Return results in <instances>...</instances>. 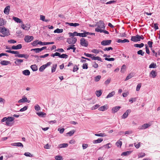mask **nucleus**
Here are the masks:
<instances>
[{
    "mask_svg": "<svg viewBox=\"0 0 160 160\" xmlns=\"http://www.w3.org/2000/svg\"><path fill=\"white\" fill-rule=\"evenodd\" d=\"M34 39L32 36L29 35L26 36L24 38L25 41L27 42H29L32 41Z\"/></svg>",
    "mask_w": 160,
    "mask_h": 160,
    "instance_id": "obj_5",
    "label": "nucleus"
},
{
    "mask_svg": "<svg viewBox=\"0 0 160 160\" xmlns=\"http://www.w3.org/2000/svg\"><path fill=\"white\" fill-rule=\"evenodd\" d=\"M103 140L102 138H98L97 140H93V142L94 144L99 143L101 142Z\"/></svg>",
    "mask_w": 160,
    "mask_h": 160,
    "instance_id": "obj_24",
    "label": "nucleus"
},
{
    "mask_svg": "<svg viewBox=\"0 0 160 160\" xmlns=\"http://www.w3.org/2000/svg\"><path fill=\"white\" fill-rule=\"evenodd\" d=\"M57 67V64H56L53 65V66L52 68V73L55 72Z\"/></svg>",
    "mask_w": 160,
    "mask_h": 160,
    "instance_id": "obj_43",
    "label": "nucleus"
},
{
    "mask_svg": "<svg viewBox=\"0 0 160 160\" xmlns=\"http://www.w3.org/2000/svg\"><path fill=\"white\" fill-rule=\"evenodd\" d=\"M23 74L26 76H28L30 74V72L28 70H25L22 72Z\"/></svg>",
    "mask_w": 160,
    "mask_h": 160,
    "instance_id": "obj_34",
    "label": "nucleus"
},
{
    "mask_svg": "<svg viewBox=\"0 0 160 160\" xmlns=\"http://www.w3.org/2000/svg\"><path fill=\"white\" fill-rule=\"evenodd\" d=\"M6 22L2 18H0V26H3L5 24Z\"/></svg>",
    "mask_w": 160,
    "mask_h": 160,
    "instance_id": "obj_30",
    "label": "nucleus"
},
{
    "mask_svg": "<svg viewBox=\"0 0 160 160\" xmlns=\"http://www.w3.org/2000/svg\"><path fill=\"white\" fill-rule=\"evenodd\" d=\"M63 30L62 29H59L57 28L54 31V33H61L63 32Z\"/></svg>",
    "mask_w": 160,
    "mask_h": 160,
    "instance_id": "obj_41",
    "label": "nucleus"
},
{
    "mask_svg": "<svg viewBox=\"0 0 160 160\" xmlns=\"http://www.w3.org/2000/svg\"><path fill=\"white\" fill-rule=\"evenodd\" d=\"M141 87V83H139L137 86L136 90L137 91H138L139 90Z\"/></svg>",
    "mask_w": 160,
    "mask_h": 160,
    "instance_id": "obj_60",
    "label": "nucleus"
},
{
    "mask_svg": "<svg viewBox=\"0 0 160 160\" xmlns=\"http://www.w3.org/2000/svg\"><path fill=\"white\" fill-rule=\"evenodd\" d=\"M92 60H97L99 61L102 62V59L100 58V57H98V56H97V57L93 56V57H92Z\"/></svg>",
    "mask_w": 160,
    "mask_h": 160,
    "instance_id": "obj_26",
    "label": "nucleus"
},
{
    "mask_svg": "<svg viewBox=\"0 0 160 160\" xmlns=\"http://www.w3.org/2000/svg\"><path fill=\"white\" fill-rule=\"evenodd\" d=\"M10 63L9 61L6 60L2 61L0 62V64L3 65H7Z\"/></svg>",
    "mask_w": 160,
    "mask_h": 160,
    "instance_id": "obj_22",
    "label": "nucleus"
},
{
    "mask_svg": "<svg viewBox=\"0 0 160 160\" xmlns=\"http://www.w3.org/2000/svg\"><path fill=\"white\" fill-rule=\"evenodd\" d=\"M75 130H72V131H70L68 132L67 134H68L69 136H72L75 132Z\"/></svg>",
    "mask_w": 160,
    "mask_h": 160,
    "instance_id": "obj_53",
    "label": "nucleus"
},
{
    "mask_svg": "<svg viewBox=\"0 0 160 160\" xmlns=\"http://www.w3.org/2000/svg\"><path fill=\"white\" fill-rule=\"evenodd\" d=\"M22 48V45L21 44H19L17 46L13 45L12 47V49L14 50H17L20 49Z\"/></svg>",
    "mask_w": 160,
    "mask_h": 160,
    "instance_id": "obj_14",
    "label": "nucleus"
},
{
    "mask_svg": "<svg viewBox=\"0 0 160 160\" xmlns=\"http://www.w3.org/2000/svg\"><path fill=\"white\" fill-rule=\"evenodd\" d=\"M133 76V72H131L129 74L127 77L125 81H127L129 79L131 78Z\"/></svg>",
    "mask_w": 160,
    "mask_h": 160,
    "instance_id": "obj_25",
    "label": "nucleus"
},
{
    "mask_svg": "<svg viewBox=\"0 0 160 160\" xmlns=\"http://www.w3.org/2000/svg\"><path fill=\"white\" fill-rule=\"evenodd\" d=\"M55 158L56 160H62L63 158L62 157L59 156H56L55 157Z\"/></svg>",
    "mask_w": 160,
    "mask_h": 160,
    "instance_id": "obj_48",
    "label": "nucleus"
},
{
    "mask_svg": "<svg viewBox=\"0 0 160 160\" xmlns=\"http://www.w3.org/2000/svg\"><path fill=\"white\" fill-rule=\"evenodd\" d=\"M28 107L27 106H25L23 108H21L20 111L21 112H23L27 110L28 109Z\"/></svg>",
    "mask_w": 160,
    "mask_h": 160,
    "instance_id": "obj_59",
    "label": "nucleus"
},
{
    "mask_svg": "<svg viewBox=\"0 0 160 160\" xmlns=\"http://www.w3.org/2000/svg\"><path fill=\"white\" fill-rule=\"evenodd\" d=\"M54 43V42H42L41 41H39L38 42V44L41 45H46L48 44H52Z\"/></svg>",
    "mask_w": 160,
    "mask_h": 160,
    "instance_id": "obj_10",
    "label": "nucleus"
},
{
    "mask_svg": "<svg viewBox=\"0 0 160 160\" xmlns=\"http://www.w3.org/2000/svg\"><path fill=\"white\" fill-rule=\"evenodd\" d=\"M144 45L143 43H141L140 44H136L134 45V46L136 48H141Z\"/></svg>",
    "mask_w": 160,
    "mask_h": 160,
    "instance_id": "obj_39",
    "label": "nucleus"
},
{
    "mask_svg": "<svg viewBox=\"0 0 160 160\" xmlns=\"http://www.w3.org/2000/svg\"><path fill=\"white\" fill-rule=\"evenodd\" d=\"M37 114L39 116L43 117L44 115H46V114L44 112H37Z\"/></svg>",
    "mask_w": 160,
    "mask_h": 160,
    "instance_id": "obj_46",
    "label": "nucleus"
},
{
    "mask_svg": "<svg viewBox=\"0 0 160 160\" xmlns=\"http://www.w3.org/2000/svg\"><path fill=\"white\" fill-rule=\"evenodd\" d=\"M112 42L110 40H104L101 42V44L103 46H107L110 45Z\"/></svg>",
    "mask_w": 160,
    "mask_h": 160,
    "instance_id": "obj_6",
    "label": "nucleus"
},
{
    "mask_svg": "<svg viewBox=\"0 0 160 160\" xmlns=\"http://www.w3.org/2000/svg\"><path fill=\"white\" fill-rule=\"evenodd\" d=\"M144 52H143L142 50H140L138 51L137 54L138 55H140L142 56H143L144 55Z\"/></svg>",
    "mask_w": 160,
    "mask_h": 160,
    "instance_id": "obj_47",
    "label": "nucleus"
},
{
    "mask_svg": "<svg viewBox=\"0 0 160 160\" xmlns=\"http://www.w3.org/2000/svg\"><path fill=\"white\" fill-rule=\"evenodd\" d=\"M115 94V92L114 91H112L106 97V98H110L112 97Z\"/></svg>",
    "mask_w": 160,
    "mask_h": 160,
    "instance_id": "obj_31",
    "label": "nucleus"
},
{
    "mask_svg": "<svg viewBox=\"0 0 160 160\" xmlns=\"http://www.w3.org/2000/svg\"><path fill=\"white\" fill-rule=\"evenodd\" d=\"M145 48H146V52L148 54H149V53H150L149 50V48H148V45L147 44H145Z\"/></svg>",
    "mask_w": 160,
    "mask_h": 160,
    "instance_id": "obj_54",
    "label": "nucleus"
},
{
    "mask_svg": "<svg viewBox=\"0 0 160 160\" xmlns=\"http://www.w3.org/2000/svg\"><path fill=\"white\" fill-rule=\"evenodd\" d=\"M28 102L29 103L30 102V101H29L28 102V99H27V98L25 97H24L23 98L21 99H20L18 101V102L20 103H23V102Z\"/></svg>",
    "mask_w": 160,
    "mask_h": 160,
    "instance_id": "obj_11",
    "label": "nucleus"
},
{
    "mask_svg": "<svg viewBox=\"0 0 160 160\" xmlns=\"http://www.w3.org/2000/svg\"><path fill=\"white\" fill-rule=\"evenodd\" d=\"M92 52L94 53L97 54L99 52V50L94 49L92 50Z\"/></svg>",
    "mask_w": 160,
    "mask_h": 160,
    "instance_id": "obj_61",
    "label": "nucleus"
},
{
    "mask_svg": "<svg viewBox=\"0 0 160 160\" xmlns=\"http://www.w3.org/2000/svg\"><path fill=\"white\" fill-rule=\"evenodd\" d=\"M12 146H16L18 147H23V144L21 142H15L12 143L11 144Z\"/></svg>",
    "mask_w": 160,
    "mask_h": 160,
    "instance_id": "obj_19",
    "label": "nucleus"
},
{
    "mask_svg": "<svg viewBox=\"0 0 160 160\" xmlns=\"http://www.w3.org/2000/svg\"><path fill=\"white\" fill-rule=\"evenodd\" d=\"M145 155V154L144 153H141L138 154V156L139 158H142Z\"/></svg>",
    "mask_w": 160,
    "mask_h": 160,
    "instance_id": "obj_55",
    "label": "nucleus"
},
{
    "mask_svg": "<svg viewBox=\"0 0 160 160\" xmlns=\"http://www.w3.org/2000/svg\"><path fill=\"white\" fill-rule=\"evenodd\" d=\"M15 54H16L15 55V57H18V58H24L26 59H27L29 57V55L28 54H20L18 52V53Z\"/></svg>",
    "mask_w": 160,
    "mask_h": 160,
    "instance_id": "obj_4",
    "label": "nucleus"
},
{
    "mask_svg": "<svg viewBox=\"0 0 160 160\" xmlns=\"http://www.w3.org/2000/svg\"><path fill=\"white\" fill-rule=\"evenodd\" d=\"M66 24H68L71 26H73V27H76L77 26H78L79 25V24L78 23H69V22H66Z\"/></svg>",
    "mask_w": 160,
    "mask_h": 160,
    "instance_id": "obj_23",
    "label": "nucleus"
},
{
    "mask_svg": "<svg viewBox=\"0 0 160 160\" xmlns=\"http://www.w3.org/2000/svg\"><path fill=\"white\" fill-rule=\"evenodd\" d=\"M24 155L27 156V157H32L33 156L32 155L30 152H25Z\"/></svg>",
    "mask_w": 160,
    "mask_h": 160,
    "instance_id": "obj_58",
    "label": "nucleus"
},
{
    "mask_svg": "<svg viewBox=\"0 0 160 160\" xmlns=\"http://www.w3.org/2000/svg\"><path fill=\"white\" fill-rule=\"evenodd\" d=\"M15 61L14 62L15 63L18 65H19L20 64V63H22L23 62V60L19 59H15Z\"/></svg>",
    "mask_w": 160,
    "mask_h": 160,
    "instance_id": "obj_17",
    "label": "nucleus"
},
{
    "mask_svg": "<svg viewBox=\"0 0 160 160\" xmlns=\"http://www.w3.org/2000/svg\"><path fill=\"white\" fill-rule=\"evenodd\" d=\"M35 51L36 53H39L42 51L41 48H36L32 49L31 50V51Z\"/></svg>",
    "mask_w": 160,
    "mask_h": 160,
    "instance_id": "obj_35",
    "label": "nucleus"
},
{
    "mask_svg": "<svg viewBox=\"0 0 160 160\" xmlns=\"http://www.w3.org/2000/svg\"><path fill=\"white\" fill-rule=\"evenodd\" d=\"M157 75V72L154 70H152L150 73V76L153 78H155Z\"/></svg>",
    "mask_w": 160,
    "mask_h": 160,
    "instance_id": "obj_15",
    "label": "nucleus"
},
{
    "mask_svg": "<svg viewBox=\"0 0 160 160\" xmlns=\"http://www.w3.org/2000/svg\"><path fill=\"white\" fill-rule=\"evenodd\" d=\"M132 152V151H127V152H123L122 153L121 155H124V156H126L127 155H128L130 154Z\"/></svg>",
    "mask_w": 160,
    "mask_h": 160,
    "instance_id": "obj_40",
    "label": "nucleus"
},
{
    "mask_svg": "<svg viewBox=\"0 0 160 160\" xmlns=\"http://www.w3.org/2000/svg\"><path fill=\"white\" fill-rule=\"evenodd\" d=\"M150 125H149L148 123L142 125L140 128V129H144L147 128L149 126H150Z\"/></svg>",
    "mask_w": 160,
    "mask_h": 160,
    "instance_id": "obj_21",
    "label": "nucleus"
},
{
    "mask_svg": "<svg viewBox=\"0 0 160 160\" xmlns=\"http://www.w3.org/2000/svg\"><path fill=\"white\" fill-rule=\"evenodd\" d=\"M75 45L74 44H72L70 45V47L67 48V50H68L70 49H73V52H75V51L76 50V48L74 47Z\"/></svg>",
    "mask_w": 160,
    "mask_h": 160,
    "instance_id": "obj_33",
    "label": "nucleus"
},
{
    "mask_svg": "<svg viewBox=\"0 0 160 160\" xmlns=\"http://www.w3.org/2000/svg\"><path fill=\"white\" fill-rule=\"evenodd\" d=\"M68 146V144L67 143H62L59 145L58 147L59 148H64L67 147Z\"/></svg>",
    "mask_w": 160,
    "mask_h": 160,
    "instance_id": "obj_28",
    "label": "nucleus"
},
{
    "mask_svg": "<svg viewBox=\"0 0 160 160\" xmlns=\"http://www.w3.org/2000/svg\"><path fill=\"white\" fill-rule=\"evenodd\" d=\"M45 68L43 65L39 68V70L40 72H42Z\"/></svg>",
    "mask_w": 160,
    "mask_h": 160,
    "instance_id": "obj_62",
    "label": "nucleus"
},
{
    "mask_svg": "<svg viewBox=\"0 0 160 160\" xmlns=\"http://www.w3.org/2000/svg\"><path fill=\"white\" fill-rule=\"evenodd\" d=\"M21 27L23 29H24L26 30H28L30 28V27L29 25H25L24 24H22Z\"/></svg>",
    "mask_w": 160,
    "mask_h": 160,
    "instance_id": "obj_20",
    "label": "nucleus"
},
{
    "mask_svg": "<svg viewBox=\"0 0 160 160\" xmlns=\"http://www.w3.org/2000/svg\"><path fill=\"white\" fill-rule=\"evenodd\" d=\"M117 42L118 43H125L126 42H129V41L128 40L126 39H125L123 40L120 39H118L117 41Z\"/></svg>",
    "mask_w": 160,
    "mask_h": 160,
    "instance_id": "obj_27",
    "label": "nucleus"
},
{
    "mask_svg": "<svg viewBox=\"0 0 160 160\" xmlns=\"http://www.w3.org/2000/svg\"><path fill=\"white\" fill-rule=\"evenodd\" d=\"M34 108L36 111H38L40 110V107L37 104L35 106Z\"/></svg>",
    "mask_w": 160,
    "mask_h": 160,
    "instance_id": "obj_57",
    "label": "nucleus"
},
{
    "mask_svg": "<svg viewBox=\"0 0 160 160\" xmlns=\"http://www.w3.org/2000/svg\"><path fill=\"white\" fill-rule=\"evenodd\" d=\"M68 57V56L65 54H63L62 55L60 54V58H67Z\"/></svg>",
    "mask_w": 160,
    "mask_h": 160,
    "instance_id": "obj_49",
    "label": "nucleus"
},
{
    "mask_svg": "<svg viewBox=\"0 0 160 160\" xmlns=\"http://www.w3.org/2000/svg\"><path fill=\"white\" fill-rule=\"evenodd\" d=\"M97 26L98 27L97 28L101 29V28H105L104 24L102 21L100 20L98 23V24L97 25Z\"/></svg>",
    "mask_w": 160,
    "mask_h": 160,
    "instance_id": "obj_8",
    "label": "nucleus"
},
{
    "mask_svg": "<svg viewBox=\"0 0 160 160\" xmlns=\"http://www.w3.org/2000/svg\"><path fill=\"white\" fill-rule=\"evenodd\" d=\"M116 144L118 147L120 146L121 147L122 145V142L121 141L119 140L116 142Z\"/></svg>",
    "mask_w": 160,
    "mask_h": 160,
    "instance_id": "obj_50",
    "label": "nucleus"
},
{
    "mask_svg": "<svg viewBox=\"0 0 160 160\" xmlns=\"http://www.w3.org/2000/svg\"><path fill=\"white\" fill-rule=\"evenodd\" d=\"M95 135L96 136L102 137L106 136V135L104 133H96Z\"/></svg>",
    "mask_w": 160,
    "mask_h": 160,
    "instance_id": "obj_42",
    "label": "nucleus"
},
{
    "mask_svg": "<svg viewBox=\"0 0 160 160\" xmlns=\"http://www.w3.org/2000/svg\"><path fill=\"white\" fill-rule=\"evenodd\" d=\"M138 36H139V35H137L136 36H132L131 40L132 41L134 42L140 41V39Z\"/></svg>",
    "mask_w": 160,
    "mask_h": 160,
    "instance_id": "obj_7",
    "label": "nucleus"
},
{
    "mask_svg": "<svg viewBox=\"0 0 160 160\" xmlns=\"http://www.w3.org/2000/svg\"><path fill=\"white\" fill-rule=\"evenodd\" d=\"M121 108V107L118 106H116L113 108L112 109V113H115L118 111Z\"/></svg>",
    "mask_w": 160,
    "mask_h": 160,
    "instance_id": "obj_13",
    "label": "nucleus"
},
{
    "mask_svg": "<svg viewBox=\"0 0 160 160\" xmlns=\"http://www.w3.org/2000/svg\"><path fill=\"white\" fill-rule=\"evenodd\" d=\"M96 94L98 97H100L102 93V92L101 90H99L98 91H96Z\"/></svg>",
    "mask_w": 160,
    "mask_h": 160,
    "instance_id": "obj_38",
    "label": "nucleus"
},
{
    "mask_svg": "<svg viewBox=\"0 0 160 160\" xmlns=\"http://www.w3.org/2000/svg\"><path fill=\"white\" fill-rule=\"evenodd\" d=\"M107 106L106 105L99 107L98 109L100 111H103L105 110H107Z\"/></svg>",
    "mask_w": 160,
    "mask_h": 160,
    "instance_id": "obj_18",
    "label": "nucleus"
},
{
    "mask_svg": "<svg viewBox=\"0 0 160 160\" xmlns=\"http://www.w3.org/2000/svg\"><path fill=\"white\" fill-rule=\"evenodd\" d=\"M101 78V76L100 75H98L95 78V81L96 82L98 81Z\"/></svg>",
    "mask_w": 160,
    "mask_h": 160,
    "instance_id": "obj_52",
    "label": "nucleus"
},
{
    "mask_svg": "<svg viewBox=\"0 0 160 160\" xmlns=\"http://www.w3.org/2000/svg\"><path fill=\"white\" fill-rule=\"evenodd\" d=\"M10 10V7L9 6H8L6 7L4 10V12L6 15H8L9 13Z\"/></svg>",
    "mask_w": 160,
    "mask_h": 160,
    "instance_id": "obj_16",
    "label": "nucleus"
},
{
    "mask_svg": "<svg viewBox=\"0 0 160 160\" xmlns=\"http://www.w3.org/2000/svg\"><path fill=\"white\" fill-rule=\"evenodd\" d=\"M77 39L76 38H71L67 39V42L69 44H74L77 42Z\"/></svg>",
    "mask_w": 160,
    "mask_h": 160,
    "instance_id": "obj_3",
    "label": "nucleus"
},
{
    "mask_svg": "<svg viewBox=\"0 0 160 160\" xmlns=\"http://www.w3.org/2000/svg\"><path fill=\"white\" fill-rule=\"evenodd\" d=\"M12 19L13 20H14L17 23H20L21 22H22V21L21 20L17 17H13Z\"/></svg>",
    "mask_w": 160,
    "mask_h": 160,
    "instance_id": "obj_32",
    "label": "nucleus"
},
{
    "mask_svg": "<svg viewBox=\"0 0 160 160\" xmlns=\"http://www.w3.org/2000/svg\"><path fill=\"white\" fill-rule=\"evenodd\" d=\"M84 55L87 57H88L89 58H92V56H93V55H92L91 54L87 53H86V52L84 53Z\"/></svg>",
    "mask_w": 160,
    "mask_h": 160,
    "instance_id": "obj_63",
    "label": "nucleus"
},
{
    "mask_svg": "<svg viewBox=\"0 0 160 160\" xmlns=\"http://www.w3.org/2000/svg\"><path fill=\"white\" fill-rule=\"evenodd\" d=\"M105 148H109L112 147V144L111 143H108L103 146Z\"/></svg>",
    "mask_w": 160,
    "mask_h": 160,
    "instance_id": "obj_51",
    "label": "nucleus"
},
{
    "mask_svg": "<svg viewBox=\"0 0 160 160\" xmlns=\"http://www.w3.org/2000/svg\"><path fill=\"white\" fill-rule=\"evenodd\" d=\"M80 44L82 46L88 47V42L84 38H82L80 40Z\"/></svg>",
    "mask_w": 160,
    "mask_h": 160,
    "instance_id": "obj_2",
    "label": "nucleus"
},
{
    "mask_svg": "<svg viewBox=\"0 0 160 160\" xmlns=\"http://www.w3.org/2000/svg\"><path fill=\"white\" fill-rule=\"evenodd\" d=\"M0 32L2 34V35H0V36L1 37H4L5 36H8L10 34L9 31L5 27L1 28Z\"/></svg>",
    "mask_w": 160,
    "mask_h": 160,
    "instance_id": "obj_1",
    "label": "nucleus"
},
{
    "mask_svg": "<svg viewBox=\"0 0 160 160\" xmlns=\"http://www.w3.org/2000/svg\"><path fill=\"white\" fill-rule=\"evenodd\" d=\"M31 68L33 71H36L38 70L37 66L35 64L32 65L31 66Z\"/></svg>",
    "mask_w": 160,
    "mask_h": 160,
    "instance_id": "obj_29",
    "label": "nucleus"
},
{
    "mask_svg": "<svg viewBox=\"0 0 160 160\" xmlns=\"http://www.w3.org/2000/svg\"><path fill=\"white\" fill-rule=\"evenodd\" d=\"M95 31L96 32H103L105 34H109V32L108 31H106V30H104L98 28H96L95 29Z\"/></svg>",
    "mask_w": 160,
    "mask_h": 160,
    "instance_id": "obj_12",
    "label": "nucleus"
},
{
    "mask_svg": "<svg viewBox=\"0 0 160 160\" xmlns=\"http://www.w3.org/2000/svg\"><path fill=\"white\" fill-rule=\"evenodd\" d=\"M126 66L124 64L122 66L121 68V72L122 73H124L126 70Z\"/></svg>",
    "mask_w": 160,
    "mask_h": 160,
    "instance_id": "obj_36",
    "label": "nucleus"
},
{
    "mask_svg": "<svg viewBox=\"0 0 160 160\" xmlns=\"http://www.w3.org/2000/svg\"><path fill=\"white\" fill-rule=\"evenodd\" d=\"M86 32H85L83 33H79L78 34V36L82 37H85L87 36V34H86Z\"/></svg>",
    "mask_w": 160,
    "mask_h": 160,
    "instance_id": "obj_37",
    "label": "nucleus"
},
{
    "mask_svg": "<svg viewBox=\"0 0 160 160\" xmlns=\"http://www.w3.org/2000/svg\"><path fill=\"white\" fill-rule=\"evenodd\" d=\"M131 112V110L130 109L127 110L126 112L123 114L122 116V119H125L127 118L129 114V113H130Z\"/></svg>",
    "mask_w": 160,
    "mask_h": 160,
    "instance_id": "obj_9",
    "label": "nucleus"
},
{
    "mask_svg": "<svg viewBox=\"0 0 160 160\" xmlns=\"http://www.w3.org/2000/svg\"><path fill=\"white\" fill-rule=\"evenodd\" d=\"M88 64L87 63L83 64L82 66V68L83 69H87L88 68Z\"/></svg>",
    "mask_w": 160,
    "mask_h": 160,
    "instance_id": "obj_64",
    "label": "nucleus"
},
{
    "mask_svg": "<svg viewBox=\"0 0 160 160\" xmlns=\"http://www.w3.org/2000/svg\"><path fill=\"white\" fill-rule=\"evenodd\" d=\"M156 64L154 63H152L149 66V68H156Z\"/></svg>",
    "mask_w": 160,
    "mask_h": 160,
    "instance_id": "obj_44",
    "label": "nucleus"
},
{
    "mask_svg": "<svg viewBox=\"0 0 160 160\" xmlns=\"http://www.w3.org/2000/svg\"><path fill=\"white\" fill-rule=\"evenodd\" d=\"M7 118L8 121H10V122L13 121L15 119L14 118L11 117H8Z\"/></svg>",
    "mask_w": 160,
    "mask_h": 160,
    "instance_id": "obj_56",
    "label": "nucleus"
},
{
    "mask_svg": "<svg viewBox=\"0 0 160 160\" xmlns=\"http://www.w3.org/2000/svg\"><path fill=\"white\" fill-rule=\"evenodd\" d=\"M6 52H7L10 53L12 54H17L18 53V51H11L10 50H7L6 51Z\"/></svg>",
    "mask_w": 160,
    "mask_h": 160,
    "instance_id": "obj_45",
    "label": "nucleus"
}]
</instances>
